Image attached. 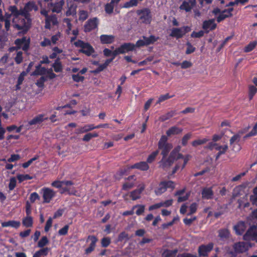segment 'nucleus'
I'll return each instance as SVG.
<instances>
[{
  "label": "nucleus",
  "mask_w": 257,
  "mask_h": 257,
  "mask_svg": "<svg viewBox=\"0 0 257 257\" xmlns=\"http://www.w3.org/2000/svg\"><path fill=\"white\" fill-rule=\"evenodd\" d=\"M13 26L23 33L26 32L31 24L29 17H0V22H4L6 28L8 30L11 21Z\"/></svg>",
  "instance_id": "obj_1"
},
{
  "label": "nucleus",
  "mask_w": 257,
  "mask_h": 257,
  "mask_svg": "<svg viewBox=\"0 0 257 257\" xmlns=\"http://www.w3.org/2000/svg\"><path fill=\"white\" fill-rule=\"evenodd\" d=\"M51 185L55 188L61 189V193L65 192H67L68 194L74 193L72 190V183L71 181H55L52 183Z\"/></svg>",
  "instance_id": "obj_2"
},
{
  "label": "nucleus",
  "mask_w": 257,
  "mask_h": 257,
  "mask_svg": "<svg viewBox=\"0 0 257 257\" xmlns=\"http://www.w3.org/2000/svg\"><path fill=\"white\" fill-rule=\"evenodd\" d=\"M175 183L172 181L162 182L155 189V193L157 195H160L164 193L167 189L173 190L175 188Z\"/></svg>",
  "instance_id": "obj_3"
},
{
  "label": "nucleus",
  "mask_w": 257,
  "mask_h": 257,
  "mask_svg": "<svg viewBox=\"0 0 257 257\" xmlns=\"http://www.w3.org/2000/svg\"><path fill=\"white\" fill-rule=\"evenodd\" d=\"M74 45L80 49L79 51L86 55L89 56L94 53V50L93 47L88 43H85L81 41H78L74 42Z\"/></svg>",
  "instance_id": "obj_4"
},
{
  "label": "nucleus",
  "mask_w": 257,
  "mask_h": 257,
  "mask_svg": "<svg viewBox=\"0 0 257 257\" xmlns=\"http://www.w3.org/2000/svg\"><path fill=\"white\" fill-rule=\"evenodd\" d=\"M41 193L42 195L43 202L46 203H50L56 195L55 191L48 187L42 188Z\"/></svg>",
  "instance_id": "obj_5"
},
{
  "label": "nucleus",
  "mask_w": 257,
  "mask_h": 257,
  "mask_svg": "<svg viewBox=\"0 0 257 257\" xmlns=\"http://www.w3.org/2000/svg\"><path fill=\"white\" fill-rule=\"evenodd\" d=\"M167 138L166 136H162L159 142V149L162 150V154L166 156L171 150L172 145L167 143Z\"/></svg>",
  "instance_id": "obj_6"
},
{
  "label": "nucleus",
  "mask_w": 257,
  "mask_h": 257,
  "mask_svg": "<svg viewBox=\"0 0 257 257\" xmlns=\"http://www.w3.org/2000/svg\"><path fill=\"white\" fill-rule=\"evenodd\" d=\"M191 28L189 27H183L180 28H173L171 30L170 36L177 39L182 37L186 33L189 32Z\"/></svg>",
  "instance_id": "obj_7"
},
{
  "label": "nucleus",
  "mask_w": 257,
  "mask_h": 257,
  "mask_svg": "<svg viewBox=\"0 0 257 257\" xmlns=\"http://www.w3.org/2000/svg\"><path fill=\"white\" fill-rule=\"evenodd\" d=\"M135 50V44L126 43L115 49V54H123Z\"/></svg>",
  "instance_id": "obj_8"
},
{
  "label": "nucleus",
  "mask_w": 257,
  "mask_h": 257,
  "mask_svg": "<svg viewBox=\"0 0 257 257\" xmlns=\"http://www.w3.org/2000/svg\"><path fill=\"white\" fill-rule=\"evenodd\" d=\"M245 240H255L257 242V232L255 226H251L243 236Z\"/></svg>",
  "instance_id": "obj_9"
},
{
  "label": "nucleus",
  "mask_w": 257,
  "mask_h": 257,
  "mask_svg": "<svg viewBox=\"0 0 257 257\" xmlns=\"http://www.w3.org/2000/svg\"><path fill=\"white\" fill-rule=\"evenodd\" d=\"M38 7L34 2H29L27 3L24 9L21 10L22 15H28L33 12L38 10Z\"/></svg>",
  "instance_id": "obj_10"
},
{
  "label": "nucleus",
  "mask_w": 257,
  "mask_h": 257,
  "mask_svg": "<svg viewBox=\"0 0 257 257\" xmlns=\"http://www.w3.org/2000/svg\"><path fill=\"white\" fill-rule=\"evenodd\" d=\"M216 27V24L215 23V19H211L205 21L203 22L202 28L206 33H208L210 31L215 29Z\"/></svg>",
  "instance_id": "obj_11"
},
{
  "label": "nucleus",
  "mask_w": 257,
  "mask_h": 257,
  "mask_svg": "<svg viewBox=\"0 0 257 257\" xmlns=\"http://www.w3.org/2000/svg\"><path fill=\"white\" fill-rule=\"evenodd\" d=\"M30 40L24 37L22 39H18L15 41V44L19 48H22L24 50H27L29 46Z\"/></svg>",
  "instance_id": "obj_12"
},
{
  "label": "nucleus",
  "mask_w": 257,
  "mask_h": 257,
  "mask_svg": "<svg viewBox=\"0 0 257 257\" xmlns=\"http://www.w3.org/2000/svg\"><path fill=\"white\" fill-rule=\"evenodd\" d=\"M196 4L195 0H185L180 6V10L188 12L190 11Z\"/></svg>",
  "instance_id": "obj_13"
},
{
  "label": "nucleus",
  "mask_w": 257,
  "mask_h": 257,
  "mask_svg": "<svg viewBox=\"0 0 257 257\" xmlns=\"http://www.w3.org/2000/svg\"><path fill=\"white\" fill-rule=\"evenodd\" d=\"M34 74H46L50 78H53L56 77V75L53 73L52 70H47L44 68L41 67L40 66L37 67L36 70Z\"/></svg>",
  "instance_id": "obj_14"
},
{
  "label": "nucleus",
  "mask_w": 257,
  "mask_h": 257,
  "mask_svg": "<svg viewBox=\"0 0 257 257\" xmlns=\"http://www.w3.org/2000/svg\"><path fill=\"white\" fill-rule=\"evenodd\" d=\"M251 246L250 243L238 242L235 244L234 249L236 252H242L247 250Z\"/></svg>",
  "instance_id": "obj_15"
},
{
  "label": "nucleus",
  "mask_w": 257,
  "mask_h": 257,
  "mask_svg": "<svg viewBox=\"0 0 257 257\" xmlns=\"http://www.w3.org/2000/svg\"><path fill=\"white\" fill-rule=\"evenodd\" d=\"M100 41L102 44H109L114 41L115 37L112 35H101L100 36Z\"/></svg>",
  "instance_id": "obj_16"
},
{
  "label": "nucleus",
  "mask_w": 257,
  "mask_h": 257,
  "mask_svg": "<svg viewBox=\"0 0 257 257\" xmlns=\"http://www.w3.org/2000/svg\"><path fill=\"white\" fill-rule=\"evenodd\" d=\"M97 26V20L96 18H93L89 20L84 26L85 32H89L96 28Z\"/></svg>",
  "instance_id": "obj_17"
},
{
  "label": "nucleus",
  "mask_w": 257,
  "mask_h": 257,
  "mask_svg": "<svg viewBox=\"0 0 257 257\" xmlns=\"http://www.w3.org/2000/svg\"><path fill=\"white\" fill-rule=\"evenodd\" d=\"M100 126H94L93 124H86L78 128L76 134H82L92 131L95 128H98Z\"/></svg>",
  "instance_id": "obj_18"
},
{
  "label": "nucleus",
  "mask_w": 257,
  "mask_h": 257,
  "mask_svg": "<svg viewBox=\"0 0 257 257\" xmlns=\"http://www.w3.org/2000/svg\"><path fill=\"white\" fill-rule=\"evenodd\" d=\"M240 136L238 134L235 135L230 140V144L233 146V150L234 151H239L240 150V147L237 144L239 142Z\"/></svg>",
  "instance_id": "obj_19"
},
{
  "label": "nucleus",
  "mask_w": 257,
  "mask_h": 257,
  "mask_svg": "<svg viewBox=\"0 0 257 257\" xmlns=\"http://www.w3.org/2000/svg\"><path fill=\"white\" fill-rule=\"evenodd\" d=\"M213 248V244L209 243L206 245H201L198 249L199 253L200 255L205 256L210 252Z\"/></svg>",
  "instance_id": "obj_20"
},
{
  "label": "nucleus",
  "mask_w": 257,
  "mask_h": 257,
  "mask_svg": "<svg viewBox=\"0 0 257 257\" xmlns=\"http://www.w3.org/2000/svg\"><path fill=\"white\" fill-rule=\"evenodd\" d=\"M88 241H90L91 242L89 246L85 250L86 253H89L94 250L97 239L94 236H89L87 239Z\"/></svg>",
  "instance_id": "obj_21"
},
{
  "label": "nucleus",
  "mask_w": 257,
  "mask_h": 257,
  "mask_svg": "<svg viewBox=\"0 0 257 257\" xmlns=\"http://www.w3.org/2000/svg\"><path fill=\"white\" fill-rule=\"evenodd\" d=\"M47 119V117L44 114H39L35 116L33 119L30 120L28 122V123L30 125L39 124Z\"/></svg>",
  "instance_id": "obj_22"
},
{
  "label": "nucleus",
  "mask_w": 257,
  "mask_h": 257,
  "mask_svg": "<svg viewBox=\"0 0 257 257\" xmlns=\"http://www.w3.org/2000/svg\"><path fill=\"white\" fill-rule=\"evenodd\" d=\"M130 168L134 169L136 168L139 169L141 171H147L149 169V166L148 165L147 162H140L139 163H136L134 165L131 166Z\"/></svg>",
  "instance_id": "obj_23"
},
{
  "label": "nucleus",
  "mask_w": 257,
  "mask_h": 257,
  "mask_svg": "<svg viewBox=\"0 0 257 257\" xmlns=\"http://www.w3.org/2000/svg\"><path fill=\"white\" fill-rule=\"evenodd\" d=\"M176 196H178V202H182L188 199L189 195L185 192L184 190H180L176 192Z\"/></svg>",
  "instance_id": "obj_24"
},
{
  "label": "nucleus",
  "mask_w": 257,
  "mask_h": 257,
  "mask_svg": "<svg viewBox=\"0 0 257 257\" xmlns=\"http://www.w3.org/2000/svg\"><path fill=\"white\" fill-rule=\"evenodd\" d=\"M246 228V225L243 222H239L237 225L234 226V229L237 234H241Z\"/></svg>",
  "instance_id": "obj_25"
},
{
  "label": "nucleus",
  "mask_w": 257,
  "mask_h": 257,
  "mask_svg": "<svg viewBox=\"0 0 257 257\" xmlns=\"http://www.w3.org/2000/svg\"><path fill=\"white\" fill-rule=\"evenodd\" d=\"M58 21L56 17H46L45 27L50 29L52 26L57 25Z\"/></svg>",
  "instance_id": "obj_26"
},
{
  "label": "nucleus",
  "mask_w": 257,
  "mask_h": 257,
  "mask_svg": "<svg viewBox=\"0 0 257 257\" xmlns=\"http://www.w3.org/2000/svg\"><path fill=\"white\" fill-rule=\"evenodd\" d=\"M182 132V129L177 126H173L169 128L166 132L168 137L179 134Z\"/></svg>",
  "instance_id": "obj_27"
},
{
  "label": "nucleus",
  "mask_w": 257,
  "mask_h": 257,
  "mask_svg": "<svg viewBox=\"0 0 257 257\" xmlns=\"http://www.w3.org/2000/svg\"><path fill=\"white\" fill-rule=\"evenodd\" d=\"M20 224H21L20 222L14 221V220L4 222H2V225L3 227L11 226V227H13L16 228L19 227V226H20Z\"/></svg>",
  "instance_id": "obj_28"
},
{
  "label": "nucleus",
  "mask_w": 257,
  "mask_h": 257,
  "mask_svg": "<svg viewBox=\"0 0 257 257\" xmlns=\"http://www.w3.org/2000/svg\"><path fill=\"white\" fill-rule=\"evenodd\" d=\"M49 249L48 247L43 248L36 251L33 255V257H42L48 254Z\"/></svg>",
  "instance_id": "obj_29"
},
{
  "label": "nucleus",
  "mask_w": 257,
  "mask_h": 257,
  "mask_svg": "<svg viewBox=\"0 0 257 257\" xmlns=\"http://www.w3.org/2000/svg\"><path fill=\"white\" fill-rule=\"evenodd\" d=\"M202 195L203 198L209 199L212 197L213 192L210 188H206L202 190Z\"/></svg>",
  "instance_id": "obj_30"
},
{
  "label": "nucleus",
  "mask_w": 257,
  "mask_h": 257,
  "mask_svg": "<svg viewBox=\"0 0 257 257\" xmlns=\"http://www.w3.org/2000/svg\"><path fill=\"white\" fill-rule=\"evenodd\" d=\"M257 45V41H252L246 45L244 48V51L245 52H249L251 51L256 47Z\"/></svg>",
  "instance_id": "obj_31"
},
{
  "label": "nucleus",
  "mask_w": 257,
  "mask_h": 257,
  "mask_svg": "<svg viewBox=\"0 0 257 257\" xmlns=\"http://www.w3.org/2000/svg\"><path fill=\"white\" fill-rule=\"evenodd\" d=\"M33 218L31 216H27L23 220V224L27 227H31L33 225Z\"/></svg>",
  "instance_id": "obj_32"
},
{
  "label": "nucleus",
  "mask_w": 257,
  "mask_h": 257,
  "mask_svg": "<svg viewBox=\"0 0 257 257\" xmlns=\"http://www.w3.org/2000/svg\"><path fill=\"white\" fill-rule=\"evenodd\" d=\"M64 3V2L63 0H60L58 3L55 4L53 8L52 9V11L57 13H59L62 9V7Z\"/></svg>",
  "instance_id": "obj_33"
},
{
  "label": "nucleus",
  "mask_w": 257,
  "mask_h": 257,
  "mask_svg": "<svg viewBox=\"0 0 257 257\" xmlns=\"http://www.w3.org/2000/svg\"><path fill=\"white\" fill-rule=\"evenodd\" d=\"M144 187H142L141 189L136 190L131 193V197L133 200H136L140 197L142 191L144 190Z\"/></svg>",
  "instance_id": "obj_34"
},
{
  "label": "nucleus",
  "mask_w": 257,
  "mask_h": 257,
  "mask_svg": "<svg viewBox=\"0 0 257 257\" xmlns=\"http://www.w3.org/2000/svg\"><path fill=\"white\" fill-rule=\"evenodd\" d=\"M227 149L228 146L226 145L223 146H218L217 145H215V149L218 151V156L224 154Z\"/></svg>",
  "instance_id": "obj_35"
},
{
  "label": "nucleus",
  "mask_w": 257,
  "mask_h": 257,
  "mask_svg": "<svg viewBox=\"0 0 257 257\" xmlns=\"http://www.w3.org/2000/svg\"><path fill=\"white\" fill-rule=\"evenodd\" d=\"M147 45L146 41V37H143L142 39H139L135 44V49L138 48H140L144 46Z\"/></svg>",
  "instance_id": "obj_36"
},
{
  "label": "nucleus",
  "mask_w": 257,
  "mask_h": 257,
  "mask_svg": "<svg viewBox=\"0 0 257 257\" xmlns=\"http://www.w3.org/2000/svg\"><path fill=\"white\" fill-rule=\"evenodd\" d=\"M208 139L207 138H204L202 139H198L192 143V145L194 147H197L199 145L204 144L208 141Z\"/></svg>",
  "instance_id": "obj_37"
},
{
  "label": "nucleus",
  "mask_w": 257,
  "mask_h": 257,
  "mask_svg": "<svg viewBox=\"0 0 257 257\" xmlns=\"http://www.w3.org/2000/svg\"><path fill=\"white\" fill-rule=\"evenodd\" d=\"M134 210L137 209L136 213L138 215H141L145 211V206L143 205H137L133 207Z\"/></svg>",
  "instance_id": "obj_38"
},
{
  "label": "nucleus",
  "mask_w": 257,
  "mask_h": 257,
  "mask_svg": "<svg viewBox=\"0 0 257 257\" xmlns=\"http://www.w3.org/2000/svg\"><path fill=\"white\" fill-rule=\"evenodd\" d=\"M115 50L113 51H112L111 50H109L108 49L105 48L103 50V53L104 55L105 56L108 57V56H112V58H114L118 54H115Z\"/></svg>",
  "instance_id": "obj_39"
},
{
  "label": "nucleus",
  "mask_w": 257,
  "mask_h": 257,
  "mask_svg": "<svg viewBox=\"0 0 257 257\" xmlns=\"http://www.w3.org/2000/svg\"><path fill=\"white\" fill-rule=\"evenodd\" d=\"M25 75H26V73L23 72L19 76L18 81H17V84L16 85V89H20V85L22 84V83H23V80L24 79V77Z\"/></svg>",
  "instance_id": "obj_40"
},
{
  "label": "nucleus",
  "mask_w": 257,
  "mask_h": 257,
  "mask_svg": "<svg viewBox=\"0 0 257 257\" xmlns=\"http://www.w3.org/2000/svg\"><path fill=\"white\" fill-rule=\"evenodd\" d=\"M49 242V240L46 236H43L39 241L38 243V246L39 247H43V246L47 245Z\"/></svg>",
  "instance_id": "obj_41"
},
{
  "label": "nucleus",
  "mask_w": 257,
  "mask_h": 257,
  "mask_svg": "<svg viewBox=\"0 0 257 257\" xmlns=\"http://www.w3.org/2000/svg\"><path fill=\"white\" fill-rule=\"evenodd\" d=\"M54 71L56 72H61L62 70V66L61 63L59 61H56L53 65Z\"/></svg>",
  "instance_id": "obj_42"
},
{
  "label": "nucleus",
  "mask_w": 257,
  "mask_h": 257,
  "mask_svg": "<svg viewBox=\"0 0 257 257\" xmlns=\"http://www.w3.org/2000/svg\"><path fill=\"white\" fill-rule=\"evenodd\" d=\"M158 154H159V151H156L153 152L151 154H150L148 156L147 160V162L149 163H151L153 161H154V160H155V159L156 158V156L158 155Z\"/></svg>",
  "instance_id": "obj_43"
},
{
  "label": "nucleus",
  "mask_w": 257,
  "mask_h": 257,
  "mask_svg": "<svg viewBox=\"0 0 257 257\" xmlns=\"http://www.w3.org/2000/svg\"><path fill=\"white\" fill-rule=\"evenodd\" d=\"M17 178L20 182L32 179V177L28 174H19L17 176Z\"/></svg>",
  "instance_id": "obj_44"
},
{
  "label": "nucleus",
  "mask_w": 257,
  "mask_h": 257,
  "mask_svg": "<svg viewBox=\"0 0 257 257\" xmlns=\"http://www.w3.org/2000/svg\"><path fill=\"white\" fill-rule=\"evenodd\" d=\"M159 38L156 37L154 36H151L149 37H146V41L147 42V45H149L151 44H153L154 42L157 41L158 40Z\"/></svg>",
  "instance_id": "obj_45"
},
{
  "label": "nucleus",
  "mask_w": 257,
  "mask_h": 257,
  "mask_svg": "<svg viewBox=\"0 0 257 257\" xmlns=\"http://www.w3.org/2000/svg\"><path fill=\"white\" fill-rule=\"evenodd\" d=\"M138 0H130V1L125 3L124 5V7L126 8H131L137 5Z\"/></svg>",
  "instance_id": "obj_46"
},
{
  "label": "nucleus",
  "mask_w": 257,
  "mask_h": 257,
  "mask_svg": "<svg viewBox=\"0 0 257 257\" xmlns=\"http://www.w3.org/2000/svg\"><path fill=\"white\" fill-rule=\"evenodd\" d=\"M257 134V122L255 123L254 126H253L251 131L247 135L244 136V139H246L248 137L255 136Z\"/></svg>",
  "instance_id": "obj_47"
},
{
  "label": "nucleus",
  "mask_w": 257,
  "mask_h": 257,
  "mask_svg": "<svg viewBox=\"0 0 257 257\" xmlns=\"http://www.w3.org/2000/svg\"><path fill=\"white\" fill-rule=\"evenodd\" d=\"M67 15L74 16L76 14V7L75 6H71L66 12Z\"/></svg>",
  "instance_id": "obj_48"
},
{
  "label": "nucleus",
  "mask_w": 257,
  "mask_h": 257,
  "mask_svg": "<svg viewBox=\"0 0 257 257\" xmlns=\"http://www.w3.org/2000/svg\"><path fill=\"white\" fill-rule=\"evenodd\" d=\"M17 180L15 177H12L10 180L9 188L10 190H13L16 186Z\"/></svg>",
  "instance_id": "obj_49"
},
{
  "label": "nucleus",
  "mask_w": 257,
  "mask_h": 257,
  "mask_svg": "<svg viewBox=\"0 0 257 257\" xmlns=\"http://www.w3.org/2000/svg\"><path fill=\"white\" fill-rule=\"evenodd\" d=\"M69 229V225H66L63 228H61L59 231L58 233L60 235H64L67 234Z\"/></svg>",
  "instance_id": "obj_50"
},
{
  "label": "nucleus",
  "mask_w": 257,
  "mask_h": 257,
  "mask_svg": "<svg viewBox=\"0 0 257 257\" xmlns=\"http://www.w3.org/2000/svg\"><path fill=\"white\" fill-rule=\"evenodd\" d=\"M113 5H114L111 4V2L110 3L106 5L105 10L108 14H110L112 12L113 10Z\"/></svg>",
  "instance_id": "obj_51"
},
{
  "label": "nucleus",
  "mask_w": 257,
  "mask_h": 257,
  "mask_svg": "<svg viewBox=\"0 0 257 257\" xmlns=\"http://www.w3.org/2000/svg\"><path fill=\"white\" fill-rule=\"evenodd\" d=\"M204 32L203 31H199L198 32H193L191 35L192 38H200L204 35Z\"/></svg>",
  "instance_id": "obj_52"
},
{
  "label": "nucleus",
  "mask_w": 257,
  "mask_h": 257,
  "mask_svg": "<svg viewBox=\"0 0 257 257\" xmlns=\"http://www.w3.org/2000/svg\"><path fill=\"white\" fill-rule=\"evenodd\" d=\"M250 200L253 204H257V187L253 190V194L250 196Z\"/></svg>",
  "instance_id": "obj_53"
},
{
  "label": "nucleus",
  "mask_w": 257,
  "mask_h": 257,
  "mask_svg": "<svg viewBox=\"0 0 257 257\" xmlns=\"http://www.w3.org/2000/svg\"><path fill=\"white\" fill-rule=\"evenodd\" d=\"M138 14L141 16H148L151 14V12L148 9H145L138 11Z\"/></svg>",
  "instance_id": "obj_54"
},
{
  "label": "nucleus",
  "mask_w": 257,
  "mask_h": 257,
  "mask_svg": "<svg viewBox=\"0 0 257 257\" xmlns=\"http://www.w3.org/2000/svg\"><path fill=\"white\" fill-rule=\"evenodd\" d=\"M180 65L182 69H186L191 67L192 64L191 62L185 60L181 63Z\"/></svg>",
  "instance_id": "obj_55"
},
{
  "label": "nucleus",
  "mask_w": 257,
  "mask_h": 257,
  "mask_svg": "<svg viewBox=\"0 0 257 257\" xmlns=\"http://www.w3.org/2000/svg\"><path fill=\"white\" fill-rule=\"evenodd\" d=\"M52 225V218L51 217H49L48 220L46 222V224L45 227V230L46 232L49 231L50 228L51 227Z\"/></svg>",
  "instance_id": "obj_56"
},
{
  "label": "nucleus",
  "mask_w": 257,
  "mask_h": 257,
  "mask_svg": "<svg viewBox=\"0 0 257 257\" xmlns=\"http://www.w3.org/2000/svg\"><path fill=\"white\" fill-rule=\"evenodd\" d=\"M187 47L186 51V53L187 54H189L194 52L195 48L191 45L190 43H187Z\"/></svg>",
  "instance_id": "obj_57"
},
{
  "label": "nucleus",
  "mask_w": 257,
  "mask_h": 257,
  "mask_svg": "<svg viewBox=\"0 0 257 257\" xmlns=\"http://www.w3.org/2000/svg\"><path fill=\"white\" fill-rule=\"evenodd\" d=\"M219 235L221 238H226L229 235V232L227 230L224 229L219 231Z\"/></svg>",
  "instance_id": "obj_58"
},
{
  "label": "nucleus",
  "mask_w": 257,
  "mask_h": 257,
  "mask_svg": "<svg viewBox=\"0 0 257 257\" xmlns=\"http://www.w3.org/2000/svg\"><path fill=\"white\" fill-rule=\"evenodd\" d=\"M61 37V34L60 33H57V34L53 36L51 38V43L53 44H55L59 40Z\"/></svg>",
  "instance_id": "obj_59"
},
{
  "label": "nucleus",
  "mask_w": 257,
  "mask_h": 257,
  "mask_svg": "<svg viewBox=\"0 0 257 257\" xmlns=\"http://www.w3.org/2000/svg\"><path fill=\"white\" fill-rule=\"evenodd\" d=\"M20 159V157L19 155L14 154L12 155L11 157L8 159V162H13L19 160Z\"/></svg>",
  "instance_id": "obj_60"
},
{
  "label": "nucleus",
  "mask_w": 257,
  "mask_h": 257,
  "mask_svg": "<svg viewBox=\"0 0 257 257\" xmlns=\"http://www.w3.org/2000/svg\"><path fill=\"white\" fill-rule=\"evenodd\" d=\"M16 62L19 64L21 62H22L23 60V57H22V53L21 52H18L17 53V56L15 58Z\"/></svg>",
  "instance_id": "obj_61"
},
{
  "label": "nucleus",
  "mask_w": 257,
  "mask_h": 257,
  "mask_svg": "<svg viewBox=\"0 0 257 257\" xmlns=\"http://www.w3.org/2000/svg\"><path fill=\"white\" fill-rule=\"evenodd\" d=\"M191 134H188L186 135H185L182 140V144L183 145L185 146L188 141L191 138Z\"/></svg>",
  "instance_id": "obj_62"
},
{
  "label": "nucleus",
  "mask_w": 257,
  "mask_h": 257,
  "mask_svg": "<svg viewBox=\"0 0 257 257\" xmlns=\"http://www.w3.org/2000/svg\"><path fill=\"white\" fill-rule=\"evenodd\" d=\"M84 77L80 76L79 74H76L72 75V79L76 82L82 81L84 80Z\"/></svg>",
  "instance_id": "obj_63"
},
{
  "label": "nucleus",
  "mask_w": 257,
  "mask_h": 257,
  "mask_svg": "<svg viewBox=\"0 0 257 257\" xmlns=\"http://www.w3.org/2000/svg\"><path fill=\"white\" fill-rule=\"evenodd\" d=\"M110 242V240L108 237H104L101 240L102 245L104 247L107 246Z\"/></svg>",
  "instance_id": "obj_64"
}]
</instances>
